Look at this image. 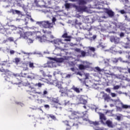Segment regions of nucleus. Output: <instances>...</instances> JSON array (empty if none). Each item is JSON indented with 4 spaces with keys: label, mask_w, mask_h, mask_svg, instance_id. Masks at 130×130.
Wrapping results in <instances>:
<instances>
[{
    "label": "nucleus",
    "mask_w": 130,
    "mask_h": 130,
    "mask_svg": "<svg viewBox=\"0 0 130 130\" xmlns=\"http://www.w3.org/2000/svg\"><path fill=\"white\" fill-rule=\"evenodd\" d=\"M83 115L82 116V114L79 112H72L71 114L69 115V117L70 119H73V121L69 122V125L72 126H75L76 128H78L79 127V124L82 123L81 118L87 121L88 120V114L87 113L84 114V112H83Z\"/></svg>",
    "instance_id": "f257e3e1"
},
{
    "label": "nucleus",
    "mask_w": 130,
    "mask_h": 130,
    "mask_svg": "<svg viewBox=\"0 0 130 130\" xmlns=\"http://www.w3.org/2000/svg\"><path fill=\"white\" fill-rule=\"evenodd\" d=\"M89 50H87V52L84 50H81V49L75 48V51L76 52H80L79 57H86V56H92V52H95V48L92 47H88Z\"/></svg>",
    "instance_id": "f03ea898"
},
{
    "label": "nucleus",
    "mask_w": 130,
    "mask_h": 130,
    "mask_svg": "<svg viewBox=\"0 0 130 130\" xmlns=\"http://www.w3.org/2000/svg\"><path fill=\"white\" fill-rule=\"evenodd\" d=\"M19 30V31L17 32L18 34L20 35V38H23V39H28L29 37L31 38V35H32V31H27L24 32L23 31V28L18 27Z\"/></svg>",
    "instance_id": "7ed1b4c3"
},
{
    "label": "nucleus",
    "mask_w": 130,
    "mask_h": 130,
    "mask_svg": "<svg viewBox=\"0 0 130 130\" xmlns=\"http://www.w3.org/2000/svg\"><path fill=\"white\" fill-rule=\"evenodd\" d=\"M38 24L40 27H43L46 29H51L53 27V23L49 22V21H39Z\"/></svg>",
    "instance_id": "20e7f679"
},
{
    "label": "nucleus",
    "mask_w": 130,
    "mask_h": 130,
    "mask_svg": "<svg viewBox=\"0 0 130 130\" xmlns=\"http://www.w3.org/2000/svg\"><path fill=\"white\" fill-rule=\"evenodd\" d=\"M27 88L26 92H27L28 94H30V95H32V94H39V95L42 94V92H41L36 91V88L31 84L27 85Z\"/></svg>",
    "instance_id": "39448f33"
},
{
    "label": "nucleus",
    "mask_w": 130,
    "mask_h": 130,
    "mask_svg": "<svg viewBox=\"0 0 130 130\" xmlns=\"http://www.w3.org/2000/svg\"><path fill=\"white\" fill-rule=\"evenodd\" d=\"M30 74V75H29ZM21 77L22 78H27V79H35V77H36V75L33 73H26L24 72H21Z\"/></svg>",
    "instance_id": "423d86ee"
},
{
    "label": "nucleus",
    "mask_w": 130,
    "mask_h": 130,
    "mask_svg": "<svg viewBox=\"0 0 130 130\" xmlns=\"http://www.w3.org/2000/svg\"><path fill=\"white\" fill-rule=\"evenodd\" d=\"M75 9L79 13H83V12H86L88 8L85 5H79L76 6Z\"/></svg>",
    "instance_id": "0eeeda50"
},
{
    "label": "nucleus",
    "mask_w": 130,
    "mask_h": 130,
    "mask_svg": "<svg viewBox=\"0 0 130 130\" xmlns=\"http://www.w3.org/2000/svg\"><path fill=\"white\" fill-rule=\"evenodd\" d=\"M38 40L41 43L46 42V41H49L51 43L53 42L52 41L48 40V37H46V35H44L42 37H41V35H39V37H38Z\"/></svg>",
    "instance_id": "6e6552de"
},
{
    "label": "nucleus",
    "mask_w": 130,
    "mask_h": 130,
    "mask_svg": "<svg viewBox=\"0 0 130 130\" xmlns=\"http://www.w3.org/2000/svg\"><path fill=\"white\" fill-rule=\"evenodd\" d=\"M39 35H41V32L38 31H31V35L30 36V38L32 40H38V37H39Z\"/></svg>",
    "instance_id": "1a4fd4ad"
},
{
    "label": "nucleus",
    "mask_w": 130,
    "mask_h": 130,
    "mask_svg": "<svg viewBox=\"0 0 130 130\" xmlns=\"http://www.w3.org/2000/svg\"><path fill=\"white\" fill-rule=\"evenodd\" d=\"M52 42H54V44L56 47L60 49L62 48V46H61V45H62V44H64L61 43V41H60L59 39L54 40L53 41H52Z\"/></svg>",
    "instance_id": "9d476101"
},
{
    "label": "nucleus",
    "mask_w": 130,
    "mask_h": 130,
    "mask_svg": "<svg viewBox=\"0 0 130 130\" xmlns=\"http://www.w3.org/2000/svg\"><path fill=\"white\" fill-rule=\"evenodd\" d=\"M77 100L80 104H85L87 103V101L84 99V95H78Z\"/></svg>",
    "instance_id": "9b49d317"
},
{
    "label": "nucleus",
    "mask_w": 130,
    "mask_h": 130,
    "mask_svg": "<svg viewBox=\"0 0 130 130\" xmlns=\"http://www.w3.org/2000/svg\"><path fill=\"white\" fill-rule=\"evenodd\" d=\"M110 40L111 42H114L115 44H117L118 43H119V40H120V39L119 38L112 36L110 37Z\"/></svg>",
    "instance_id": "f8f14e48"
},
{
    "label": "nucleus",
    "mask_w": 130,
    "mask_h": 130,
    "mask_svg": "<svg viewBox=\"0 0 130 130\" xmlns=\"http://www.w3.org/2000/svg\"><path fill=\"white\" fill-rule=\"evenodd\" d=\"M8 13L12 14L13 15H22V12L19 10L11 9L10 11H8Z\"/></svg>",
    "instance_id": "ddd939ff"
},
{
    "label": "nucleus",
    "mask_w": 130,
    "mask_h": 130,
    "mask_svg": "<svg viewBox=\"0 0 130 130\" xmlns=\"http://www.w3.org/2000/svg\"><path fill=\"white\" fill-rule=\"evenodd\" d=\"M42 32L43 33H44V34H48L49 35H50V38H48V40H50V41H51V40H50L51 39H54V37L53 36V35H51V31L43 29Z\"/></svg>",
    "instance_id": "4468645a"
},
{
    "label": "nucleus",
    "mask_w": 130,
    "mask_h": 130,
    "mask_svg": "<svg viewBox=\"0 0 130 130\" xmlns=\"http://www.w3.org/2000/svg\"><path fill=\"white\" fill-rule=\"evenodd\" d=\"M59 93H61V97H67V96H69L67 89L64 88L63 89H62V90H59Z\"/></svg>",
    "instance_id": "2eb2a0df"
},
{
    "label": "nucleus",
    "mask_w": 130,
    "mask_h": 130,
    "mask_svg": "<svg viewBox=\"0 0 130 130\" xmlns=\"http://www.w3.org/2000/svg\"><path fill=\"white\" fill-rule=\"evenodd\" d=\"M106 13L110 18H113V17H114V12L111 10H107Z\"/></svg>",
    "instance_id": "dca6fc26"
},
{
    "label": "nucleus",
    "mask_w": 130,
    "mask_h": 130,
    "mask_svg": "<svg viewBox=\"0 0 130 130\" xmlns=\"http://www.w3.org/2000/svg\"><path fill=\"white\" fill-rule=\"evenodd\" d=\"M72 2H78L79 6H85L87 4V2L85 0H73Z\"/></svg>",
    "instance_id": "f3484780"
},
{
    "label": "nucleus",
    "mask_w": 130,
    "mask_h": 130,
    "mask_svg": "<svg viewBox=\"0 0 130 130\" xmlns=\"http://www.w3.org/2000/svg\"><path fill=\"white\" fill-rule=\"evenodd\" d=\"M62 38H67L64 40V41H71V36H68V33H64L62 36Z\"/></svg>",
    "instance_id": "a211bd4d"
},
{
    "label": "nucleus",
    "mask_w": 130,
    "mask_h": 130,
    "mask_svg": "<svg viewBox=\"0 0 130 130\" xmlns=\"http://www.w3.org/2000/svg\"><path fill=\"white\" fill-rule=\"evenodd\" d=\"M94 72L98 73V74H99V75H102V74H101V73H102V72H103L104 70L103 69H100V68L96 67L94 68Z\"/></svg>",
    "instance_id": "6ab92c4d"
},
{
    "label": "nucleus",
    "mask_w": 130,
    "mask_h": 130,
    "mask_svg": "<svg viewBox=\"0 0 130 130\" xmlns=\"http://www.w3.org/2000/svg\"><path fill=\"white\" fill-rule=\"evenodd\" d=\"M99 114L100 115V118L102 122H103V121L106 120V117H105V115H104V114L99 113Z\"/></svg>",
    "instance_id": "aec40b11"
},
{
    "label": "nucleus",
    "mask_w": 130,
    "mask_h": 130,
    "mask_svg": "<svg viewBox=\"0 0 130 130\" xmlns=\"http://www.w3.org/2000/svg\"><path fill=\"white\" fill-rule=\"evenodd\" d=\"M78 68L79 70H80L81 71H83V70H86V69L89 68V66L88 65L84 66L82 64H80L79 65Z\"/></svg>",
    "instance_id": "412c9836"
},
{
    "label": "nucleus",
    "mask_w": 130,
    "mask_h": 130,
    "mask_svg": "<svg viewBox=\"0 0 130 130\" xmlns=\"http://www.w3.org/2000/svg\"><path fill=\"white\" fill-rule=\"evenodd\" d=\"M103 97L104 98L105 101H107L108 102V101L110 100V96L109 95L107 94V93H105Z\"/></svg>",
    "instance_id": "4be33fe9"
},
{
    "label": "nucleus",
    "mask_w": 130,
    "mask_h": 130,
    "mask_svg": "<svg viewBox=\"0 0 130 130\" xmlns=\"http://www.w3.org/2000/svg\"><path fill=\"white\" fill-rule=\"evenodd\" d=\"M2 67H8L9 66V62L8 61H4L1 62V65Z\"/></svg>",
    "instance_id": "5701e85b"
},
{
    "label": "nucleus",
    "mask_w": 130,
    "mask_h": 130,
    "mask_svg": "<svg viewBox=\"0 0 130 130\" xmlns=\"http://www.w3.org/2000/svg\"><path fill=\"white\" fill-rule=\"evenodd\" d=\"M5 42H14L15 41L14 38L13 37H9L5 41Z\"/></svg>",
    "instance_id": "b1692460"
},
{
    "label": "nucleus",
    "mask_w": 130,
    "mask_h": 130,
    "mask_svg": "<svg viewBox=\"0 0 130 130\" xmlns=\"http://www.w3.org/2000/svg\"><path fill=\"white\" fill-rule=\"evenodd\" d=\"M106 123L109 127H113V126L112 125V122H111L110 120H107L106 122Z\"/></svg>",
    "instance_id": "393cba45"
},
{
    "label": "nucleus",
    "mask_w": 130,
    "mask_h": 130,
    "mask_svg": "<svg viewBox=\"0 0 130 130\" xmlns=\"http://www.w3.org/2000/svg\"><path fill=\"white\" fill-rule=\"evenodd\" d=\"M72 89L74 90V91L76 93H80V89H79L78 87H75V86L72 87Z\"/></svg>",
    "instance_id": "a878e982"
},
{
    "label": "nucleus",
    "mask_w": 130,
    "mask_h": 130,
    "mask_svg": "<svg viewBox=\"0 0 130 130\" xmlns=\"http://www.w3.org/2000/svg\"><path fill=\"white\" fill-rule=\"evenodd\" d=\"M56 86L57 87V88H58V89H59V91H61L62 90H63V89H64L62 87V85H61V84H57Z\"/></svg>",
    "instance_id": "bb28decb"
},
{
    "label": "nucleus",
    "mask_w": 130,
    "mask_h": 130,
    "mask_svg": "<svg viewBox=\"0 0 130 130\" xmlns=\"http://www.w3.org/2000/svg\"><path fill=\"white\" fill-rule=\"evenodd\" d=\"M66 122H67V123H68V124H67V125H68L69 127L66 128V130H71L72 129V127H73V126H74V127H76L75 126H71V125H70V122L66 121Z\"/></svg>",
    "instance_id": "cd10ccee"
},
{
    "label": "nucleus",
    "mask_w": 130,
    "mask_h": 130,
    "mask_svg": "<svg viewBox=\"0 0 130 130\" xmlns=\"http://www.w3.org/2000/svg\"><path fill=\"white\" fill-rule=\"evenodd\" d=\"M48 117H50V118H51L53 120H56V117L53 114H49Z\"/></svg>",
    "instance_id": "c85d7f7f"
},
{
    "label": "nucleus",
    "mask_w": 130,
    "mask_h": 130,
    "mask_svg": "<svg viewBox=\"0 0 130 130\" xmlns=\"http://www.w3.org/2000/svg\"><path fill=\"white\" fill-rule=\"evenodd\" d=\"M28 65L30 69H33L35 68V66H34V63L31 62V61L28 62Z\"/></svg>",
    "instance_id": "c756f323"
},
{
    "label": "nucleus",
    "mask_w": 130,
    "mask_h": 130,
    "mask_svg": "<svg viewBox=\"0 0 130 130\" xmlns=\"http://www.w3.org/2000/svg\"><path fill=\"white\" fill-rule=\"evenodd\" d=\"M22 68L23 71H28L29 70V68H28V65H27V64H23Z\"/></svg>",
    "instance_id": "7c9ffc66"
},
{
    "label": "nucleus",
    "mask_w": 130,
    "mask_h": 130,
    "mask_svg": "<svg viewBox=\"0 0 130 130\" xmlns=\"http://www.w3.org/2000/svg\"><path fill=\"white\" fill-rule=\"evenodd\" d=\"M121 107L123 109H127L128 106L127 105H124L122 103H121Z\"/></svg>",
    "instance_id": "2f4dec72"
},
{
    "label": "nucleus",
    "mask_w": 130,
    "mask_h": 130,
    "mask_svg": "<svg viewBox=\"0 0 130 130\" xmlns=\"http://www.w3.org/2000/svg\"><path fill=\"white\" fill-rule=\"evenodd\" d=\"M27 42L28 43H33V41H34V40L32 39L31 38H27Z\"/></svg>",
    "instance_id": "473e14b6"
},
{
    "label": "nucleus",
    "mask_w": 130,
    "mask_h": 130,
    "mask_svg": "<svg viewBox=\"0 0 130 130\" xmlns=\"http://www.w3.org/2000/svg\"><path fill=\"white\" fill-rule=\"evenodd\" d=\"M71 5L70 3H66L64 5L66 9H70V8H71Z\"/></svg>",
    "instance_id": "72a5a7b5"
},
{
    "label": "nucleus",
    "mask_w": 130,
    "mask_h": 130,
    "mask_svg": "<svg viewBox=\"0 0 130 130\" xmlns=\"http://www.w3.org/2000/svg\"><path fill=\"white\" fill-rule=\"evenodd\" d=\"M14 59H15V62L16 64H18L19 61H20V59L19 58L16 57V58H15Z\"/></svg>",
    "instance_id": "f704fd0d"
},
{
    "label": "nucleus",
    "mask_w": 130,
    "mask_h": 130,
    "mask_svg": "<svg viewBox=\"0 0 130 130\" xmlns=\"http://www.w3.org/2000/svg\"><path fill=\"white\" fill-rule=\"evenodd\" d=\"M120 88V86L119 85H116L115 86H114L113 87V90H118V89Z\"/></svg>",
    "instance_id": "c9c22d12"
},
{
    "label": "nucleus",
    "mask_w": 130,
    "mask_h": 130,
    "mask_svg": "<svg viewBox=\"0 0 130 130\" xmlns=\"http://www.w3.org/2000/svg\"><path fill=\"white\" fill-rule=\"evenodd\" d=\"M17 5L18 6V7H23L24 6L23 4H22V2H17Z\"/></svg>",
    "instance_id": "e433bc0d"
},
{
    "label": "nucleus",
    "mask_w": 130,
    "mask_h": 130,
    "mask_svg": "<svg viewBox=\"0 0 130 130\" xmlns=\"http://www.w3.org/2000/svg\"><path fill=\"white\" fill-rule=\"evenodd\" d=\"M0 72H2V73H8V72H10V71H9L8 69H2V70L0 69Z\"/></svg>",
    "instance_id": "4c0bfd02"
},
{
    "label": "nucleus",
    "mask_w": 130,
    "mask_h": 130,
    "mask_svg": "<svg viewBox=\"0 0 130 130\" xmlns=\"http://www.w3.org/2000/svg\"><path fill=\"white\" fill-rule=\"evenodd\" d=\"M120 14H121L122 15H123L124 14H126V12H125V11H124V10H121L120 11Z\"/></svg>",
    "instance_id": "58836bf2"
},
{
    "label": "nucleus",
    "mask_w": 130,
    "mask_h": 130,
    "mask_svg": "<svg viewBox=\"0 0 130 130\" xmlns=\"http://www.w3.org/2000/svg\"><path fill=\"white\" fill-rule=\"evenodd\" d=\"M92 124H93V125H99V122H97V121L92 122Z\"/></svg>",
    "instance_id": "ea45409f"
},
{
    "label": "nucleus",
    "mask_w": 130,
    "mask_h": 130,
    "mask_svg": "<svg viewBox=\"0 0 130 130\" xmlns=\"http://www.w3.org/2000/svg\"><path fill=\"white\" fill-rule=\"evenodd\" d=\"M75 25H82V23H78V20H75Z\"/></svg>",
    "instance_id": "a19ab883"
},
{
    "label": "nucleus",
    "mask_w": 130,
    "mask_h": 130,
    "mask_svg": "<svg viewBox=\"0 0 130 130\" xmlns=\"http://www.w3.org/2000/svg\"><path fill=\"white\" fill-rule=\"evenodd\" d=\"M40 72H41V73H42V75H43V76L44 77H46V73H45L43 71V70H40Z\"/></svg>",
    "instance_id": "79ce46f5"
},
{
    "label": "nucleus",
    "mask_w": 130,
    "mask_h": 130,
    "mask_svg": "<svg viewBox=\"0 0 130 130\" xmlns=\"http://www.w3.org/2000/svg\"><path fill=\"white\" fill-rule=\"evenodd\" d=\"M57 61L58 62H62V61H63V59H62V58H59L57 60Z\"/></svg>",
    "instance_id": "37998d69"
},
{
    "label": "nucleus",
    "mask_w": 130,
    "mask_h": 130,
    "mask_svg": "<svg viewBox=\"0 0 130 130\" xmlns=\"http://www.w3.org/2000/svg\"><path fill=\"white\" fill-rule=\"evenodd\" d=\"M113 62H115V63L118 62V59L116 58H115L113 59Z\"/></svg>",
    "instance_id": "c03bdc74"
},
{
    "label": "nucleus",
    "mask_w": 130,
    "mask_h": 130,
    "mask_svg": "<svg viewBox=\"0 0 130 130\" xmlns=\"http://www.w3.org/2000/svg\"><path fill=\"white\" fill-rule=\"evenodd\" d=\"M111 95L112 96V97L114 98V97H116V94H115V93H113L112 92L111 93Z\"/></svg>",
    "instance_id": "a18cd8bd"
},
{
    "label": "nucleus",
    "mask_w": 130,
    "mask_h": 130,
    "mask_svg": "<svg viewBox=\"0 0 130 130\" xmlns=\"http://www.w3.org/2000/svg\"><path fill=\"white\" fill-rule=\"evenodd\" d=\"M42 85H43V84H42L40 82H39L38 84H37V86H38L39 87H42Z\"/></svg>",
    "instance_id": "49530a36"
},
{
    "label": "nucleus",
    "mask_w": 130,
    "mask_h": 130,
    "mask_svg": "<svg viewBox=\"0 0 130 130\" xmlns=\"http://www.w3.org/2000/svg\"><path fill=\"white\" fill-rule=\"evenodd\" d=\"M24 22H25L24 25H28V21H27V19H24V20H23Z\"/></svg>",
    "instance_id": "de8ad7c7"
},
{
    "label": "nucleus",
    "mask_w": 130,
    "mask_h": 130,
    "mask_svg": "<svg viewBox=\"0 0 130 130\" xmlns=\"http://www.w3.org/2000/svg\"><path fill=\"white\" fill-rule=\"evenodd\" d=\"M106 92H107L108 93H110V92H111V90H110V88H108L106 89Z\"/></svg>",
    "instance_id": "09e8293b"
},
{
    "label": "nucleus",
    "mask_w": 130,
    "mask_h": 130,
    "mask_svg": "<svg viewBox=\"0 0 130 130\" xmlns=\"http://www.w3.org/2000/svg\"><path fill=\"white\" fill-rule=\"evenodd\" d=\"M48 92H47L46 90H44L43 95L44 96L45 95H47L48 94Z\"/></svg>",
    "instance_id": "8fccbe9b"
},
{
    "label": "nucleus",
    "mask_w": 130,
    "mask_h": 130,
    "mask_svg": "<svg viewBox=\"0 0 130 130\" xmlns=\"http://www.w3.org/2000/svg\"><path fill=\"white\" fill-rule=\"evenodd\" d=\"M10 54H14L15 53V51L11 50L10 51Z\"/></svg>",
    "instance_id": "3c124183"
},
{
    "label": "nucleus",
    "mask_w": 130,
    "mask_h": 130,
    "mask_svg": "<svg viewBox=\"0 0 130 130\" xmlns=\"http://www.w3.org/2000/svg\"><path fill=\"white\" fill-rule=\"evenodd\" d=\"M124 36V34L123 32H121L120 34V37H123Z\"/></svg>",
    "instance_id": "603ef678"
},
{
    "label": "nucleus",
    "mask_w": 130,
    "mask_h": 130,
    "mask_svg": "<svg viewBox=\"0 0 130 130\" xmlns=\"http://www.w3.org/2000/svg\"><path fill=\"white\" fill-rule=\"evenodd\" d=\"M71 77H72V75H71V74H68V75L66 76V78H71Z\"/></svg>",
    "instance_id": "864d4df0"
},
{
    "label": "nucleus",
    "mask_w": 130,
    "mask_h": 130,
    "mask_svg": "<svg viewBox=\"0 0 130 130\" xmlns=\"http://www.w3.org/2000/svg\"><path fill=\"white\" fill-rule=\"evenodd\" d=\"M96 38H97L96 35H93L92 37V39H93V40H95V39H96Z\"/></svg>",
    "instance_id": "5fc2aeb1"
},
{
    "label": "nucleus",
    "mask_w": 130,
    "mask_h": 130,
    "mask_svg": "<svg viewBox=\"0 0 130 130\" xmlns=\"http://www.w3.org/2000/svg\"><path fill=\"white\" fill-rule=\"evenodd\" d=\"M55 21H56V19L55 18V17H53L52 23H54L55 22Z\"/></svg>",
    "instance_id": "6e6d98bb"
},
{
    "label": "nucleus",
    "mask_w": 130,
    "mask_h": 130,
    "mask_svg": "<svg viewBox=\"0 0 130 130\" xmlns=\"http://www.w3.org/2000/svg\"><path fill=\"white\" fill-rule=\"evenodd\" d=\"M44 108H48V109H49V105H44Z\"/></svg>",
    "instance_id": "4d7b16f0"
},
{
    "label": "nucleus",
    "mask_w": 130,
    "mask_h": 130,
    "mask_svg": "<svg viewBox=\"0 0 130 130\" xmlns=\"http://www.w3.org/2000/svg\"><path fill=\"white\" fill-rule=\"evenodd\" d=\"M117 120L119 121V120H120V119H121V117L119 116H117Z\"/></svg>",
    "instance_id": "13d9d810"
},
{
    "label": "nucleus",
    "mask_w": 130,
    "mask_h": 130,
    "mask_svg": "<svg viewBox=\"0 0 130 130\" xmlns=\"http://www.w3.org/2000/svg\"><path fill=\"white\" fill-rule=\"evenodd\" d=\"M88 31H91L92 30V27L90 26L89 28L87 29Z\"/></svg>",
    "instance_id": "bf43d9fd"
},
{
    "label": "nucleus",
    "mask_w": 130,
    "mask_h": 130,
    "mask_svg": "<svg viewBox=\"0 0 130 130\" xmlns=\"http://www.w3.org/2000/svg\"><path fill=\"white\" fill-rule=\"evenodd\" d=\"M71 70L72 72H75V68H71Z\"/></svg>",
    "instance_id": "052dcab7"
},
{
    "label": "nucleus",
    "mask_w": 130,
    "mask_h": 130,
    "mask_svg": "<svg viewBox=\"0 0 130 130\" xmlns=\"http://www.w3.org/2000/svg\"><path fill=\"white\" fill-rule=\"evenodd\" d=\"M117 130H123L122 128H118Z\"/></svg>",
    "instance_id": "680f3d73"
},
{
    "label": "nucleus",
    "mask_w": 130,
    "mask_h": 130,
    "mask_svg": "<svg viewBox=\"0 0 130 130\" xmlns=\"http://www.w3.org/2000/svg\"><path fill=\"white\" fill-rule=\"evenodd\" d=\"M128 59L130 61V55H128Z\"/></svg>",
    "instance_id": "e2e57ef3"
},
{
    "label": "nucleus",
    "mask_w": 130,
    "mask_h": 130,
    "mask_svg": "<svg viewBox=\"0 0 130 130\" xmlns=\"http://www.w3.org/2000/svg\"><path fill=\"white\" fill-rule=\"evenodd\" d=\"M30 21H31V22H34L33 18H30Z\"/></svg>",
    "instance_id": "0e129e2a"
},
{
    "label": "nucleus",
    "mask_w": 130,
    "mask_h": 130,
    "mask_svg": "<svg viewBox=\"0 0 130 130\" xmlns=\"http://www.w3.org/2000/svg\"><path fill=\"white\" fill-rule=\"evenodd\" d=\"M20 76H17V78H16V79H17V80H19L20 79Z\"/></svg>",
    "instance_id": "69168bd1"
},
{
    "label": "nucleus",
    "mask_w": 130,
    "mask_h": 130,
    "mask_svg": "<svg viewBox=\"0 0 130 130\" xmlns=\"http://www.w3.org/2000/svg\"><path fill=\"white\" fill-rule=\"evenodd\" d=\"M54 107H55V108H58V107H57V106H54Z\"/></svg>",
    "instance_id": "338daca9"
},
{
    "label": "nucleus",
    "mask_w": 130,
    "mask_h": 130,
    "mask_svg": "<svg viewBox=\"0 0 130 130\" xmlns=\"http://www.w3.org/2000/svg\"><path fill=\"white\" fill-rule=\"evenodd\" d=\"M128 72L129 73V74H130V68L128 69Z\"/></svg>",
    "instance_id": "774afa93"
}]
</instances>
